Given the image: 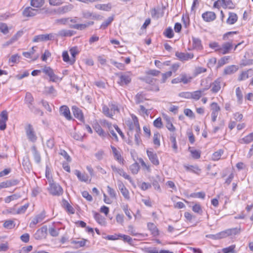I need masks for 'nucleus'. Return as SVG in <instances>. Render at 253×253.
<instances>
[{"instance_id": "nucleus-1", "label": "nucleus", "mask_w": 253, "mask_h": 253, "mask_svg": "<svg viewBox=\"0 0 253 253\" xmlns=\"http://www.w3.org/2000/svg\"><path fill=\"white\" fill-rule=\"evenodd\" d=\"M48 190L51 195L55 196H59L63 193L62 187L58 183L54 182L53 179L49 180Z\"/></svg>"}, {"instance_id": "nucleus-2", "label": "nucleus", "mask_w": 253, "mask_h": 253, "mask_svg": "<svg viewBox=\"0 0 253 253\" xmlns=\"http://www.w3.org/2000/svg\"><path fill=\"white\" fill-rule=\"evenodd\" d=\"M56 34L50 33L49 34H42L34 37L33 42H38L47 41H53L56 38Z\"/></svg>"}, {"instance_id": "nucleus-3", "label": "nucleus", "mask_w": 253, "mask_h": 253, "mask_svg": "<svg viewBox=\"0 0 253 253\" xmlns=\"http://www.w3.org/2000/svg\"><path fill=\"white\" fill-rule=\"evenodd\" d=\"M25 130L28 140L32 142H35L38 137L33 126L31 124H28L25 126Z\"/></svg>"}, {"instance_id": "nucleus-4", "label": "nucleus", "mask_w": 253, "mask_h": 253, "mask_svg": "<svg viewBox=\"0 0 253 253\" xmlns=\"http://www.w3.org/2000/svg\"><path fill=\"white\" fill-rule=\"evenodd\" d=\"M240 233V229L233 228L226 229L217 233L219 239L226 238L232 235H237Z\"/></svg>"}, {"instance_id": "nucleus-5", "label": "nucleus", "mask_w": 253, "mask_h": 253, "mask_svg": "<svg viewBox=\"0 0 253 253\" xmlns=\"http://www.w3.org/2000/svg\"><path fill=\"white\" fill-rule=\"evenodd\" d=\"M42 72L49 77L50 81L56 82L58 81H60L62 80V78H59L54 74L53 69L50 67H44L42 69Z\"/></svg>"}, {"instance_id": "nucleus-6", "label": "nucleus", "mask_w": 253, "mask_h": 253, "mask_svg": "<svg viewBox=\"0 0 253 253\" xmlns=\"http://www.w3.org/2000/svg\"><path fill=\"white\" fill-rule=\"evenodd\" d=\"M131 78L130 77V73L126 72L125 73H121L119 76V80L118 84L123 86L124 85H127L131 82Z\"/></svg>"}, {"instance_id": "nucleus-7", "label": "nucleus", "mask_w": 253, "mask_h": 253, "mask_svg": "<svg viewBox=\"0 0 253 253\" xmlns=\"http://www.w3.org/2000/svg\"><path fill=\"white\" fill-rule=\"evenodd\" d=\"M133 119L134 122V125L136 127V133L134 135V140L136 144L139 145L141 141L140 139L141 129L137 118L134 116Z\"/></svg>"}, {"instance_id": "nucleus-8", "label": "nucleus", "mask_w": 253, "mask_h": 253, "mask_svg": "<svg viewBox=\"0 0 253 253\" xmlns=\"http://www.w3.org/2000/svg\"><path fill=\"white\" fill-rule=\"evenodd\" d=\"M72 111L74 117L82 122H84V118L82 110L76 106L72 107Z\"/></svg>"}, {"instance_id": "nucleus-9", "label": "nucleus", "mask_w": 253, "mask_h": 253, "mask_svg": "<svg viewBox=\"0 0 253 253\" xmlns=\"http://www.w3.org/2000/svg\"><path fill=\"white\" fill-rule=\"evenodd\" d=\"M0 130H4L6 127V123L8 120V113L7 111H2L0 114Z\"/></svg>"}, {"instance_id": "nucleus-10", "label": "nucleus", "mask_w": 253, "mask_h": 253, "mask_svg": "<svg viewBox=\"0 0 253 253\" xmlns=\"http://www.w3.org/2000/svg\"><path fill=\"white\" fill-rule=\"evenodd\" d=\"M47 228L46 226H43L39 229L34 234V238L36 240H41L45 238L47 235Z\"/></svg>"}, {"instance_id": "nucleus-11", "label": "nucleus", "mask_w": 253, "mask_h": 253, "mask_svg": "<svg viewBox=\"0 0 253 253\" xmlns=\"http://www.w3.org/2000/svg\"><path fill=\"white\" fill-rule=\"evenodd\" d=\"M73 8L74 5L71 3H69L67 5L58 7L57 9L55 10L54 12L57 14L63 15L71 11Z\"/></svg>"}, {"instance_id": "nucleus-12", "label": "nucleus", "mask_w": 253, "mask_h": 253, "mask_svg": "<svg viewBox=\"0 0 253 253\" xmlns=\"http://www.w3.org/2000/svg\"><path fill=\"white\" fill-rule=\"evenodd\" d=\"M59 112L60 115L63 116L67 120H74L73 119L69 107L66 105H63L60 107Z\"/></svg>"}, {"instance_id": "nucleus-13", "label": "nucleus", "mask_w": 253, "mask_h": 253, "mask_svg": "<svg viewBox=\"0 0 253 253\" xmlns=\"http://www.w3.org/2000/svg\"><path fill=\"white\" fill-rule=\"evenodd\" d=\"M111 168L113 171L117 172L121 176L124 177L126 179L128 180L130 183L133 184V181L131 177L128 175L122 169H119L116 167L115 166H111Z\"/></svg>"}, {"instance_id": "nucleus-14", "label": "nucleus", "mask_w": 253, "mask_h": 253, "mask_svg": "<svg viewBox=\"0 0 253 253\" xmlns=\"http://www.w3.org/2000/svg\"><path fill=\"white\" fill-rule=\"evenodd\" d=\"M151 150H147L146 152L147 156L151 161V162L155 166H158L159 165V161L158 160V158L157 155L156 153H155L152 149Z\"/></svg>"}, {"instance_id": "nucleus-15", "label": "nucleus", "mask_w": 253, "mask_h": 253, "mask_svg": "<svg viewBox=\"0 0 253 253\" xmlns=\"http://www.w3.org/2000/svg\"><path fill=\"white\" fill-rule=\"evenodd\" d=\"M233 44L231 42H227L222 44V46L216 49V50L218 51L219 53L222 54H225L229 52Z\"/></svg>"}, {"instance_id": "nucleus-16", "label": "nucleus", "mask_w": 253, "mask_h": 253, "mask_svg": "<svg viewBox=\"0 0 253 253\" xmlns=\"http://www.w3.org/2000/svg\"><path fill=\"white\" fill-rule=\"evenodd\" d=\"M175 56L181 61H188L194 57L193 53L176 52Z\"/></svg>"}, {"instance_id": "nucleus-17", "label": "nucleus", "mask_w": 253, "mask_h": 253, "mask_svg": "<svg viewBox=\"0 0 253 253\" xmlns=\"http://www.w3.org/2000/svg\"><path fill=\"white\" fill-rule=\"evenodd\" d=\"M113 154L115 159L121 164H124V159L122 157L120 152L114 146L111 145Z\"/></svg>"}, {"instance_id": "nucleus-18", "label": "nucleus", "mask_w": 253, "mask_h": 253, "mask_svg": "<svg viewBox=\"0 0 253 253\" xmlns=\"http://www.w3.org/2000/svg\"><path fill=\"white\" fill-rule=\"evenodd\" d=\"M202 18L206 22H211L216 18V14L214 12L207 11L202 14Z\"/></svg>"}, {"instance_id": "nucleus-19", "label": "nucleus", "mask_w": 253, "mask_h": 253, "mask_svg": "<svg viewBox=\"0 0 253 253\" xmlns=\"http://www.w3.org/2000/svg\"><path fill=\"white\" fill-rule=\"evenodd\" d=\"M193 48L196 50H201L203 49L201 40L198 38L192 37Z\"/></svg>"}, {"instance_id": "nucleus-20", "label": "nucleus", "mask_w": 253, "mask_h": 253, "mask_svg": "<svg viewBox=\"0 0 253 253\" xmlns=\"http://www.w3.org/2000/svg\"><path fill=\"white\" fill-rule=\"evenodd\" d=\"M221 78H217L211 84L212 86L211 91L212 93H215L219 91L221 88Z\"/></svg>"}, {"instance_id": "nucleus-21", "label": "nucleus", "mask_w": 253, "mask_h": 253, "mask_svg": "<svg viewBox=\"0 0 253 253\" xmlns=\"http://www.w3.org/2000/svg\"><path fill=\"white\" fill-rule=\"evenodd\" d=\"M118 186L119 190L121 191V192L124 197V198H126V199H129V192L128 190L126 188L123 183L121 181H118Z\"/></svg>"}, {"instance_id": "nucleus-22", "label": "nucleus", "mask_w": 253, "mask_h": 253, "mask_svg": "<svg viewBox=\"0 0 253 253\" xmlns=\"http://www.w3.org/2000/svg\"><path fill=\"white\" fill-rule=\"evenodd\" d=\"M238 69V66L232 65L225 68L223 71V75H231L235 73Z\"/></svg>"}, {"instance_id": "nucleus-23", "label": "nucleus", "mask_w": 253, "mask_h": 253, "mask_svg": "<svg viewBox=\"0 0 253 253\" xmlns=\"http://www.w3.org/2000/svg\"><path fill=\"white\" fill-rule=\"evenodd\" d=\"M74 32L73 31L63 29L58 32V34L56 35V38L57 36L62 37H71L74 35Z\"/></svg>"}, {"instance_id": "nucleus-24", "label": "nucleus", "mask_w": 253, "mask_h": 253, "mask_svg": "<svg viewBox=\"0 0 253 253\" xmlns=\"http://www.w3.org/2000/svg\"><path fill=\"white\" fill-rule=\"evenodd\" d=\"M93 127L95 132L101 137H106L108 134L103 130L101 126L98 124H95Z\"/></svg>"}, {"instance_id": "nucleus-25", "label": "nucleus", "mask_w": 253, "mask_h": 253, "mask_svg": "<svg viewBox=\"0 0 253 253\" xmlns=\"http://www.w3.org/2000/svg\"><path fill=\"white\" fill-rule=\"evenodd\" d=\"M32 151L33 152L34 159L35 162L37 164H39L41 161V157L40 153L37 150L35 146H33L31 148Z\"/></svg>"}, {"instance_id": "nucleus-26", "label": "nucleus", "mask_w": 253, "mask_h": 253, "mask_svg": "<svg viewBox=\"0 0 253 253\" xmlns=\"http://www.w3.org/2000/svg\"><path fill=\"white\" fill-rule=\"evenodd\" d=\"M134 99L135 103L137 104L143 103L146 100V98H145V94L143 92H139L135 95Z\"/></svg>"}, {"instance_id": "nucleus-27", "label": "nucleus", "mask_w": 253, "mask_h": 253, "mask_svg": "<svg viewBox=\"0 0 253 253\" xmlns=\"http://www.w3.org/2000/svg\"><path fill=\"white\" fill-rule=\"evenodd\" d=\"M229 16L227 19L226 22L229 25L234 24L238 20L237 15L233 12H229Z\"/></svg>"}, {"instance_id": "nucleus-28", "label": "nucleus", "mask_w": 253, "mask_h": 253, "mask_svg": "<svg viewBox=\"0 0 253 253\" xmlns=\"http://www.w3.org/2000/svg\"><path fill=\"white\" fill-rule=\"evenodd\" d=\"M62 206L66 209V211L71 214L75 213L74 208L70 205L67 200L65 199L62 200Z\"/></svg>"}, {"instance_id": "nucleus-29", "label": "nucleus", "mask_w": 253, "mask_h": 253, "mask_svg": "<svg viewBox=\"0 0 253 253\" xmlns=\"http://www.w3.org/2000/svg\"><path fill=\"white\" fill-rule=\"evenodd\" d=\"M186 170L194 173L199 174L201 171V170L197 166H187L184 167Z\"/></svg>"}, {"instance_id": "nucleus-30", "label": "nucleus", "mask_w": 253, "mask_h": 253, "mask_svg": "<svg viewBox=\"0 0 253 253\" xmlns=\"http://www.w3.org/2000/svg\"><path fill=\"white\" fill-rule=\"evenodd\" d=\"M147 227L148 229L151 232L153 236H157L159 234V231L156 225L151 222L147 223Z\"/></svg>"}, {"instance_id": "nucleus-31", "label": "nucleus", "mask_w": 253, "mask_h": 253, "mask_svg": "<svg viewBox=\"0 0 253 253\" xmlns=\"http://www.w3.org/2000/svg\"><path fill=\"white\" fill-rule=\"evenodd\" d=\"M72 57L71 58V65H73L76 61V56L79 53L77 47H73L70 50Z\"/></svg>"}, {"instance_id": "nucleus-32", "label": "nucleus", "mask_w": 253, "mask_h": 253, "mask_svg": "<svg viewBox=\"0 0 253 253\" xmlns=\"http://www.w3.org/2000/svg\"><path fill=\"white\" fill-rule=\"evenodd\" d=\"M109 107L110 108L112 113L114 116L116 113L120 112L118 104L114 102H110L108 104Z\"/></svg>"}, {"instance_id": "nucleus-33", "label": "nucleus", "mask_w": 253, "mask_h": 253, "mask_svg": "<svg viewBox=\"0 0 253 253\" xmlns=\"http://www.w3.org/2000/svg\"><path fill=\"white\" fill-rule=\"evenodd\" d=\"M230 59V56H226L220 58L217 62V69L220 68L224 65L229 62V60Z\"/></svg>"}, {"instance_id": "nucleus-34", "label": "nucleus", "mask_w": 253, "mask_h": 253, "mask_svg": "<svg viewBox=\"0 0 253 253\" xmlns=\"http://www.w3.org/2000/svg\"><path fill=\"white\" fill-rule=\"evenodd\" d=\"M35 10L31 7H27L23 11V15L26 17L34 16L36 13L34 12Z\"/></svg>"}, {"instance_id": "nucleus-35", "label": "nucleus", "mask_w": 253, "mask_h": 253, "mask_svg": "<svg viewBox=\"0 0 253 253\" xmlns=\"http://www.w3.org/2000/svg\"><path fill=\"white\" fill-rule=\"evenodd\" d=\"M74 173L80 181L86 182L88 180L87 175L85 174H82L79 170L76 169Z\"/></svg>"}, {"instance_id": "nucleus-36", "label": "nucleus", "mask_w": 253, "mask_h": 253, "mask_svg": "<svg viewBox=\"0 0 253 253\" xmlns=\"http://www.w3.org/2000/svg\"><path fill=\"white\" fill-rule=\"evenodd\" d=\"M83 17L85 19L92 18V19H97L99 17V15H97L93 14L92 13L87 11L84 10L82 12Z\"/></svg>"}, {"instance_id": "nucleus-37", "label": "nucleus", "mask_w": 253, "mask_h": 253, "mask_svg": "<svg viewBox=\"0 0 253 253\" xmlns=\"http://www.w3.org/2000/svg\"><path fill=\"white\" fill-rule=\"evenodd\" d=\"M95 220L100 225H103L105 223V218L99 213L94 212L93 215Z\"/></svg>"}, {"instance_id": "nucleus-38", "label": "nucleus", "mask_w": 253, "mask_h": 253, "mask_svg": "<svg viewBox=\"0 0 253 253\" xmlns=\"http://www.w3.org/2000/svg\"><path fill=\"white\" fill-rule=\"evenodd\" d=\"M102 113L104 114L105 116L107 117L113 118V114L112 113V111L110 110V108L108 106L106 105H103L102 106Z\"/></svg>"}, {"instance_id": "nucleus-39", "label": "nucleus", "mask_w": 253, "mask_h": 253, "mask_svg": "<svg viewBox=\"0 0 253 253\" xmlns=\"http://www.w3.org/2000/svg\"><path fill=\"white\" fill-rule=\"evenodd\" d=\"M165 119L166 122V126L167 128L170 131H174L175 130V127L173 126L170 118L169 117H166Z\"/></svg>"}, {"instance_id": "nucleus-40", "label": "nucleus", "mask_w": 253, "mask_h": 253, "mask_svg": "<svg viewBox=\"0 0 253 253\" xmlns=\"http://www.w3.org/2000/svg\"><path fill=\"white\" fill-rule=\"evenodd\" d=\"M95 7L96 8L98 9L107 11L110 10L111 9V5L110 3L103 4H98L95 5Z\"/></svg>"}, {"instance_id": "nucleus-41", "label": "nucleus", "mask_w": 253, "mask_h": 253, "mask_svg": "<svg viewBox=\"0 0 253 253\" xmlns=\"http://www.w3.org/2000/svg\"><path fill=\"white\" fill-rule=\"evenodd\" d=\"M224 153V150L222 149H219L217 151L213 153L212 155V160L213 161H216L219 160L222 155Z\"/></svg>"}, {"instance_id": "nucleus-42", "label": "nucleus", "mask_w": 253, "mask_h": 253, "mask_svg": "<svg viewBox=\"0 0 253 253\" xmlns=\"http://www.w3.org/2000/svg\"><path fill=\"white\" fill-rule=\"evenodd\" d=\"M223 3V7L224 8H228L229 9H234L235 5L233 4L231 0H221Z\"/></svg>"}, {"instance_id": "nucleus-43", "label": "nucleus", "mask_w": 253, "mask_h": 253, "mask_svg": "<svg viewBox=\"0 0 253 253\" xmlns=\"http://www.w3.org/2000/svg\"><path fill=\"white\" fill-rule=\"evenodd\" d=\"M44 3V0H31V5L36 8H40Z\"/></svg>"}, {"instance_id": "nucleus-44", "label": "nucleus", "mask_w": 253, "mask_h": 253, "mask_svg": "<svg viewBox=\"0 0 253 253\" xmlns=\"http://www.w3.org/2000/svg\"><path fill=\"white\" fill-rule=\"evenodd\" d=\"M181 82L183 83L184 84H187L190 83L192 78L189 76H187L186 74H181L180 75Z\"/></svg>"}, {"instance_id": "nucleus-45", "label": "nucleus", "mask_w": 253, "mask_h": 253, "mask_svg": "<svg viewBox=\"0 0 253 253\" xmlns=\"http://www.w3.org/2000/svg\"><path fill=\"white\" fill-rule=\"evenodd\" d=\"M253 141V132H252L241 140V143L249 144Z\"/></svg>"}, {"instance_id": "nucleus-46", "label": "nucleus", "mask_w": 253, "mask_h": 253, "mask_svg": "<svg viewBox=\"0 0 253 253\" xmlns=\"http://www.w3.org/2000/svg\"><path fill=\"white\" fill-rule=\"evenodd\" d=\"M140 166L138 163L137 162L133 163L129 167V169L130 170L132 173L134 174H136L138 172Z\"/></svg>"}, {"instance_id": "nucleus-47", "label": "nucleus", "mask_w": 253, "mask_h": 253, "mask_svg": "<svg viewBox=\"0 0 253 253\" xmlns=\"http://www.w3.org/2000/svg\"><path fill=\"white\" fill-rule=\"evenodd\" d=\"M10 29H11V28H9L6 24L0 23V32L4 35L7 34Z\"/></svg>"}, {"instance_id": "nucleus-48", "label": "nucleus", "mask_w": 253, "mask_h": 253, "mask_svg": "<svg viewBox=\"0 0 253 253\" xmlns=\"http://www.w3.org/2000/svg\"><path fill=\"white\" fill-rule=\"evenodd\" d=\"M170 140L172 143V147L174 150V151L176 153L177 152V145L176 143V136L174 134H170Z\"/></svg>"}, {"instance_id": "nucleus-49", "label": "nucleus", "mask_w": 253, "mask_h": 253, "mask_svg": "<svg viewBox=\"0 0 253 253\" xmlns=\"http://www.w3.org/2000/svg\"><path fill=\"white\" fill-rule=\"evenodd\" d=\"M164 36L169 39H171L173 37L174 33L172 28L170 27L167 28L164 32Z\"/></svg>"}, {"instance_id": "nucleus-50", "label": "nucleus", "mask_w": 253, "mask_h": 253, "mask_svg": "<svg viewBox=\"0 0 253 253\" xmlns=\"http://www.w3.org/2000/svg\"><path fill=\"white\" fill-rule=\"evenodd\" d=\"M114 20L113 16L109 17L105 21L103 22L100 26V28L105 29Z\"/></svg>"}, {"instance_id": "nucleus-51", "label": "nucleus", "mask_w": 253, "mask_h": 253, "mask_svg": "<svg viewBox=\"0 0 253 253\" xmlns=\"http://www.w3.org/2000/svg\"><path fill=\"white\" fill-rule=\"evenodd\" d=\"M119 236L120 237V239H122V240L125 242L128 243L129 245H131L133 243L132 239L128 235L120 234Z\"/></svg>"}, {"instance_id": "nucleus-52", "label": "nucleus", "mask_w": 253, "mask_h": 253, "mask_svg": "<svg viewBox=\"0 0 253 253\" xmlns=\"http://www.w3.org/2000/svg\"><path fill=\"white\" fill-rule=\"evenodd\" d=\"M202 91L201 90L191 92V98L198 100L202 96Z\"/></svg>"}, {"instance_id": "nucleus-53", "label": "nucleus", "mask_w": 253, "mask_h": 253, "mask_svg": "<svg viewBox=\"0 0 253 253\" xmlns=\"http://www.w3.org/2000/svg\"><path fill=\"white\" fill-rule=\"evenodd\" d=\"M189 151L191 154L193 158L195 159H199L201 157V152L196 150H191V147H189Z\"/></svg>"}, {"instance_id": "nucleus-54", "label": "nucleus", "mask_w": 253, "mask_h": 253, "mask_svg": "<svg viewBox=\"0 0 253 253\" xmlns=\"http://www.w3.org/2000/svg\"><path fill=\"white\" fill-rule=\"evenodd\" d=\"M20 197V196L18 194H13V195H12L11 196H9L6 197L5 198V199H4V202L6 203H9L11 201L17 200L18 198H19Z\"/></svg>"}, {"instance_id": "nucleus-55", "label": "nucleus", "mask_w": 253, "mask_h": 253, "mask_svg": "<svg viewBox=\"0 0 253 253\" xmlns=\"http://www.w3.org/2000/svg\"><path fill=\"white\" fill-rule=\"evenodd\" d=\"M49 233L50 235L52 237H56L59 234V229L58 228L57 230L55 228V227L52 225L48 229Z\"/></svg>"}, {"instance_id": "nucleus-56", "label": "nucleus", "mask_w": 253, "mask_h": 253, "mask_svg": "<svg viewBox=\"0 0 253 253\" xmlns=\"http://www.w3.org/2000/svg\"><path fill=\"white\" fill-rule=\"evenodd\" d=\"M192 211L200 215L203 213V210L201 205L199 204H196L192 207Z\"/></svg>"}, {"instance_id": "nucleus-57", "label": "nucleus", "mask_w": 253, "mask_h": 253, "mask_svg": "<svg viewBox=\"0 0 253 253\" xmlns=\"http://www.w3.org/2000/svg\"><path fill=\"white\" fill-rule=\"evenodd\" d=\"M70 18H62L60 19H57L55 21V23L57 24L65 25L67 24L69 21Z\"/></svg>"}, {"instance_id": "nucleus-58", "label": "nucleus", "mask_w": 253, "mask_h": 253, "mask_svg": "<svg viewBox=\"0 0 253 253\" xmlns=\"http://www.w3.org/2000/svg\"><path fill=\"white\" fill-rule=\"evenodd\" d=\"M3 226L4 227L7 228V229H12L15 226V224L14 223V221L11 220H6L4 223H3Z\"/></svg>"}, {"instance_id": "nucleus-59", "label": "nucleus", "mask_w": 253, "mask_h": 253, "mask_svg": "<svg viewBox=\"0 0 253 253\" xmlns=\"http://www.w3.org/2000/svg\"><path fill=\"white\" fill-rule=\"evenodd\" d=\"M69 27L71 28H74L79 30H83L86 28V25L85 24H77L75 25H70Z\"/></svg>"}, {"instance_id": "nucleus-60", "label": "nucleus", "mask_w": 253, "mask_h": 253, "mask_svg": "<svg viewBox=\"0 0 253 253\" xmlns=\"http://www.w3.org/2000/svg\"><path fill=\"white\" fill-rule=\"evenodd\" d=\"M107 192L110 196L112 198L116 199L117 198V193L115 190L112 188L110 186H107Z\"/></svg>"}, {"instance_id": "nucleus-61", "label": "nucleus", "mask_w": 253, "mask_h": 253, "mask_svg": "<svg viewBox=\"0 0 253 253\" xmlns=\"http://www.w3.org/2000/svg\"><path fill=\"white\" fill-rule=\"evenodd\" d=\"M144 251L146 253H160V251L156 247L145 248Z\"/></svg>"}, {"instance_id": "nucleus-62", "label": "nucleus", "mask_w": 253, "mask_h": 253, "mask_svg": "<svg viewBox=\"0 0 253 253\" xmlns=\"http://www.w3.org/2000/svg\"><path fill=\"white\" fill-rule=\"evenodd\" d=\"M45 91L48 94L52 95L53 96L56 95V90L53 86L46 87Z\"/></svg>"}, {"instance_id": "nucleus-63", "label": "nucleus", "mask_w": 253, "mask_h": 253, "mask_svg": "<svg viewBox=\"0 0 253 253\" xmlns=\"http://www.w3.org/2000/svg\"><path fill=\"white\" fill-rule=\"evenodd\" d=\"M25 101L27 104L33 103L34 98L30 92H27L25 96Z\"/></svg>"}, {"instance_id": "nucleus-64", "label": "nucleus", "mask_w": 253, "mask_h": 253, "mask_svg": "<svg viewBox=\"0 0 253 253\" xmlns=\"http://www.w3.org/2000/svg\"><path fill=\"white\" fill-rule=\"evenodd\" d=\"M153 125L154 126L158 128H161L163 127V124L162 122V119L160 117L157 118L154 120L153 122Z\"/></svg>"}]
</instances>
